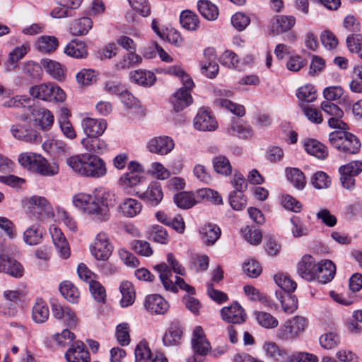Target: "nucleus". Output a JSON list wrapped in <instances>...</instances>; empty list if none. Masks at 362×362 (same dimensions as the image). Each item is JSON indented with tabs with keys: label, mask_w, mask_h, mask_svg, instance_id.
<instances>
[{
	"label": "nucleus",
	"mask_w": 362,
	"mask_h": 362,
	"mask_svg": "<svg viewBox=\"0 0 362 362\" xmlns=\"http://www.w3.org/2000/svg\"><path fill=\"white\" fill-rule=\"evenodd\" d=\"M110 192L105 191L93 194L78 193L74 196L73 204L93 219L105 221L110 218Z\"/></svg>",
	"instance_id": "nucleus-1"
},
{
	"label": "nucleus",
	"mask_w": 362,
	"mask_h": 362,
	"mask_svg": "<svg viewBox=\"0 0 362 362\" xmlns=\"http://www.w3.org/2000/svg\"><path fill=\"white\" fill-rule=\"evenodd\" d=\"M66 164L76 173L86 177L99 178L107 173L105 161L88 153L71 156L66 160Z\"/></svg>",
	"instance_id": "nucleus-2"
},
{
	"label": "nucleus",
	"mask_w": 362,
	"mask_h": 362,
	"mask_svg": "<svg viewBox=\"0 0 362 362\" xmlns=\"http://www.w3.org/2000/svg\"><path fill=\"white\" fill-rule=\"evenodd\" d=\"M330 144L337 151L347 155H354L359 152L361 142L354 134L343 130H336L329 134Z\"/></svg>",
	"instance_id": "nucleus-3"
},
{
	"label": "nucleus",
	"mask_w": 362,
	"mask_h": 362,
	"mask_svg": "<svg viewBox=\"0 0 362 362\" xmlns=\"http://www.w3.org/2000/svg\"><path fill=\"white\" fill-rule=\"evenodd\" d=\"M31 97L48 102H64L66 99L64 91L52 83H44L35 85L29 88Z\"/></svg>",
	"instance_id": "nucleus-4"
},
{
	"label": "nucleus",
	"mask_w": 362,
	"mask_h": 362,
	"mask_svg": "<svg viewBox=\"0 0 362 362\" xmlns=\"http://www.w3.org/2000/svg\"><path fill=\"white\" fill-rule=\"evenodd\" d=\"M154 269L158 272L160 281L166 291L176 293L177 292V286H178L189 294H195L194 288L187 284L182 278L177 276L175 284L170 280L172 271L165 263L158 264Z\"/></svg>",
	"instance_id": "nucleus-5"
},
{
	"label": "nucleus",
	"mask_w": 362,
	"mask_h": 362,
	"mask_svg": "<svg viewBox=\"0 0 362 362\" xmlns=\"http://www.w3.org/2000/svg\"><path fill=\"white\" fill-rule=\"evenodd\" d=\"M307 326L306 319L301 316H296L288 320L276 332V337L281 340L293 339L303 332Z\"/></svg>",
	"instance_id": "nucleus-6"
},
{
	"label": "nucleus",
	"mask_w": 362,
	"mask_h": 362,
	"mask_svg": "<svg viewBox=\"0 0 362 362\" xmlns=\"http://www.w3.org/2000/svg\"><path fill=\"white\" fill-rule=\"evenodd\" d=\"M90 250L92 255L97 260L106 261L112 255L113 246L105 233H99Z\"/></svg>",
	"instance_id": "nucleus-7"
},
{
	"label": "nucleus",
	"mask_w": 362,
	"mask_h": 362,
	"mask_svg": "<svg viewBox=\"0 0 362 362\" xmlns=\"http://www.w3.org/2000/svg\"><path fill=\"white\" fill-rule=\"evenodd\" d=\"M220 313L222 320L227 323L240 325L247 320L245 310L238 302H233L229 306L222 308Z\"/></svg>",
	"instance_id": "nucleus-8"
},
{
	"label": "nucleus",
	"mask_w": 362,
	"mask_h": 362,
	"mask_svg": "<svg viewBox=\"0 0 362 362\" xmlns=\"http://www.w3.org/2000/svg\"><path fill=\"white\" fill-rule=\"evenodd\" d=\"M137 197L151 206H158L163 198V192L159 182H151L145 192H137Z\"/></svg>",
	"instance_id": "nucleus-9"
},
{
	"label": "nucleus",
	"mask_w": 362,
	"mask_h": 362,
	"mask_svg": "<svg viewBox=\"0 0 362 362\" xmlns=\"http://www.w3.org/2000/svg\"><path fill=\"white\" fill-rule=\"evenodd\" d=\"M194 127L199 131H214L218 123L211 112L204 108H200L194 119Z\"/></svg>",
	"instance_id": "nucleus-10"
},
{
	"label": "nucleus",
	"mask_w": 362,
	"mask_h": 362,
	"mask_svg": "<svg viewBox=\"0 0 362 362\" xmlns=\"http://www.w3.org/2000/svg\"><path fill=\"white\" fill-rule=\"evenodd\" d=\"M192 346L194 354L202 356H206L211 349L201 326H197L193 331Z\"/></svg>",
	"instance_id": "nucleus-11"
},
{
	"label": "nucleus",
	"mask_w": 362,
	"mask_h": 362,
	"mask_svg": "<svg viewBox=\"0 0 362 362\" xmlns=\"http://www.w3.org/2000/svg\"><path fill=\"white\" fill-rule=\"evenodd\" d=\"M31 118L35 127L42 130L49 129L54 123V115L45 107H35L31 110Z\"/></svg>",
	"instance_id": "nucleus-12"
},
{
	"label": "nucleus",
	"mask_w": 362,
	"mask_h": 362,
	"mask_svg": "<svg viewBox=\"0 0 362 362\" xmlns=\"http://www.w3.org/2000/svg\"><path fill=\"white\" fill-rule=\"evenodd\" d=\"M173 140L167 136L154 137L149 140L147 148L151 153L166 155L174 148Z\"/></svg>",
	"instance_id": "nucleus-13"
},
{
	"label": "nucleus",
	"mask_w": 362,
	"mask_h": 362,
	"mask_svg": "<svg viewBox=\"0 0 362 362\" xmlns=\"http://www.w3.org/2000/svg\"><path fill=\"white\" fill-rule=\"evenodd\" d=\"M65 358L69 362H90V354L86 345L81 341H76L65 353Z\"/></svg>",
	"instance_id": "nucleus-14"
},
{
	"label": "nucleus",
	"mask_w": 362,
	"mask_h": 362,
	"mask_svg": "<svg viewBox=\"0 0 362 362\" xmlns=\"http://www.w3.org/2000/svg\"><path fill=\"white\" fill-rule=\"evenodd\" d=\"M216 93L220 98L215 100L214 103L216 105L224 107L238 117H243L245 115V109L243 105L234 103L226 98L232 96L233 93L230 90H218Z\"/></svg>",
	"instance_id": "nucleus-15"
},
{
	"label": "nucleus",
	"mask_w": 362,
	"mask_h": 362,
	"mask_svg": "<svg viewBox=\"0 0 362 362\" xmlns=\"http://www.w3.org/2000/svg\"><path fill=\"white\" fill-rule=\"evenodd\" d=\"M295 23L296 18L293 16H276L272 19L269 25V30L274 35H279L290 30Z\"/></svg>",
	"instance_id": "nucleus-16"
},
{
	"label": "nucleus",
	"mask_w": 362,
	"mask_h": 362,
	"mask_svg": "<svg viewBox=\"0 0 362 362\" xmlns=\"http://www.w3.org/2000/svg\"><path fill=\"white\" fill-rule=\"evenodd\" d=\"M317 267V263L312 256L305 255L298 264L297 272L303 279L311 281L316 278Z\"/></svg>",
	"instance_id": "nucleus-17"
},
{
	"label": "nucleus",
	"mask_w": 362,
	"mask_h": 362,
	"mask_svg": "<svg viewBox=\"0 0 362 362\" xmlns=\"http://www.w3.org/2000/svg\"><path fill=\"white\" fill-rule=\"evenodd\" d=\"M204 56L206 60L201 62L202 71L207 77L214 78L218 72V65L216 62V54L214 49L211 47L205 49Z\"/></svg>",
	"instance_id": "nucleus-18"
},
{
	"label": "nucleus",
	"mask_w": 362,
	"mask_h": 362,
	"mask_svg": "<svg viewBox=\"0 0 362 362\" xmlns=\"http://www.w3.org/2000/svg\"><path fill=\"white\" fill-rule=\"evenodd\" d=\"M144 306L147 311L158 315H163L169 309L168 303L158 294L146 296Z\"/></svg>",
	"instance_id": "nucleus-19"
},
{
	"label": "nucleus",
	"mask_w": 362,
	"mask_h": 362,
	"mask_svg": "<svg viewBox=\"0 0 362 362\" xmlns=\"http://www.w3.org/2000/svg\"><path fill=\"white\" fill-rule=\"evenodd\" d=\"M336 273V266L329 259L321 260L317 263L316 278L319 283L325 284L331 281Z\"/></svg>",
	"instance_id": "nucleus-20"
},
{
	"label": "nucleus",
	"mask_w": 362,
	"mask_h": 362,
	"mask_svg": "<svg viewBox=\"0 0 362 362\" xmlns=\"http://www.w3.org/2000/svg\"><path fill=\"white\" fill-rule=\"evenodd\" d=\"M199 235L205 245L211 246L220 238L221 230L217 225L208 223L200 228Z\"/></svg>",
	"instance_id": "nucleus-21"
},
{
	"label": "nucleus",
	"mask_w": 362,
	"mask_h": 362,
	"mask_svg": "<svg viewBox=\"0 0 362 362\" xmlns=\"http://www.w3.org/2000/svg\"><path fill=\"white\" fill-rule=\"evenodd\" d=\"M82 125L88 137L99 136L107 128V122L103 119L86 118Z\"/></svg>",
	"instance_id": "nucleus-22"
},
{
	"label": "nucleus",
	"mask_w": 362,
	"mask_h": 362,
	"mask_svg": "<svg viewBox=\"0 0 362 362\" xmlns=\"http://www.w3.org/2000/svg\"><path fill=\"white\" fill-rule=\"evenodd\" d=\"M0 272H5L15 278L23 275V268L16 260L6 255H0Z\"/></svg>",
	"instance_id": "nucleus-23"
},
{
	"label": "nucleus",
	"mask_w": 362,
	"mask_h": 362,
	"mask_svg": "<svg viewBox=\"0 0 362 362\" xmlns=\"http://www.w3.org/2000/svg\"><path fill=\"white\" fill-rule=\"evenodd\" d=\"M49 232L54 245L60 253L61 257L64 259L68 258L70 255V250L62 230L55 226H52L50 228Z\"/></svg>",
	"instance_id": "nucleus-24"
},
{
	"label": "nucleus",
	"mask_w": 362,
	"mask_h": 362,
	"mask_svg": "<svg viewBox=\"0 0 362 362\" xmlns=\"http://www.w3.org/2000/svg\"><path fill=\"white\" fill-rule=\"evenodd\" d=\"M41 65L45 72L54 79L61 81L65 78V69L60 63L49 59H43L41 60Z\"/></svg>",
	"instance_id": "nucleus-25"
},
{
	"label": "nucleus",
	"mask_w": 362,
	"mask_h": 362,
	"mask_svg": "<svg viewBox=\"0 0 362 362\" xmlns=\"http://www.w3.org/2000/svg\"><path fill=\"white\" fill-rule=\"evenodd\" d=\"M182 335V327L178 322H173L163 337V343L165 346H177L180 344Z\"/></svg>",
	"instance_id": "nucleus-26"
},
{
	"label": "nucleus",
	"mask_w": 362,
	"mask_h": 362,
	"mask_svg": "<svg viewBox=\"0 0 362 362\" xmlns=\"http://www.w3.org/2000/svg\"><path fill=\"white\" fill-rule=\"evenodd\" d=\"M118 209L124 216L133 218L140 214L142 204L135 199L127 198L119 204Z\"/></svg>",
	"instance_id": "nucleus-27"
},
{
	"label": "nucleus",
	"mask_w": 362,
	"mask_h": 362,
	"mask_svg": "<svg viewBox=\"0 0 362 362\" xmlns=\"http://www.w3.org/2000/svg\"><path fill=\"white\" fill-rule=\"evenodd\" d=\"M28 208L33 214H41L42 213L49 214L52 208L47 200L42 197L33 196L28 200Z\"/></svg>",
	"instance_id": "nucleus-28"
},
{
	"label": "nucleus",
	"mask_w": 362,
	"mask_h": 362,
	"mask_svg": "<svg viewBox=\"0 0 362 362\" xmlns=\"http://www.w3.org/2000/svg\"><path fill=\"white\" fill-rule=\"evenodd\" d=\"M192 103V97L189 90L180 88L173 95L172 103L174 110L180 112Z\"/></svg>",
	"instance_id": "nucleus-29"
},
{
	"label": "nucleus",
	"mask_w": 362,
	"mask_h": 362,
	"mask_svg": "<svg viewBox=\"0 0 362 362\" xmlns=\"http://www.w3.org/2000/svg\"><path fill=\"white\" fill-rule=\"evenodd\" d=\"M344 90L340 86H331L327 87L323 90V95L326 99L325 101L332 102L333 100H340V103L345 106L350 107L351 102L348 99L347 97L343 96Z\"/></svg>",
	"instance_id": "nucleus-30"
},
{
	"label": "nucleus",
	"mask_w": 362,
	"mask_h": 362,
	"mask_svg": "<svg viewBox=\"0 0 362 362\" xmlns=\"http://www.w3.org/2000/svg\"><path fill=\"white\" fill-rule=\"evenodd\" d=\"M35 46L36 49L42 53H51L54 52L59 46V41L54 36L42 35L37 38Z\"/></svg>",
	"instance_id": "nucleus-31"
},
{
	"label": "nucleus",
	"mask_w": 362,
	"mask_h": 362,
	"mask_svg": "<svg viewBox=\"0 0 362 362\" xmlns=\"http://www.w3.org/2000/svg\"><path fill=\"white\" fill-rule=\"evenodd\" d=\"M13 136L18 140L30 143H35L38 141V133L33 129H28L21 125H13L11 129Z\"/></svg>",
	"instance_id": "nucleus-32"
},
{
	"label": "nucleus",
	"mask_w": 362,
	"mask_h": 362,
	"mask_svg": "<svg viewBox=\"0 0 362 362\" xmlns=\"http://www.w3.org/2000/svg\"><path fill=\"white\" fill-rule=\"evenodd\" d=\"M35 165L34 172L42 176H53L59 173V167L55 163H49L41 155Z\"/></svg>",
	"instance_id": "nucleus-33"
},
{
	"label": "nucleus",
	"mask_w": 362,
	"mask_h": 362,
	"mask_svg": "<svg viewBox=\"0 0 362 362\" xmlns=\"http://www.w3.org/2000/svg\"><path fill=\"white\" fill-rule=\"evenodd\" d=\"M93 26V22L88 17H83L75 20L69 26V32L72 35H86Z\"/></svg>",
	"instance_id": "nucleus-34"
},
{
	"label": "nucleus",
	"mask_w": 362,
	"mask_h": 362,
	"mask_svg": "<svg viewBox=\"0 0 362 362\" xmlns=\"http://www.w3.org/2000/svg\"><path fill=\"white\" fill-rule=\"evenodd\" d=\"M304 147L309 154L319 159H325L328 155L327 147L315 139H308L305 141Z\"/></svg>",
	"instance_id": "nucleus-35"
},
{
	"label": "nucleus",
	"mask_w": 362,
	"mask_h": 362,
	"mask_svg": "<svg viewBox=\"0 0 362 362\" xmlns=\"http://www.w3.org/2000/svg\"><path fill=\"white\" fill-rule=\"evenodd\" d=\"M263 350L267 357L272 358L276 361H281L288 355L287 351L284 348L279 346L274 341L264 342L263 345Z\"/></svg>",
	"instance_id": "nucleus-36"
},
{
	"label": "nucleus",
	"mask_w": 362,
	"mask_h": 362,
	"mask_svg": "<svg viewBox=\"0 0 362 362\" xmlns=\"http://www.w3.org/2000/svg\"><path fill=\"white\" fill-rule=\"evenodd\" d=\"M119 291L122 294L120 304L122 307H127L132 305L135 300V290L133 284L128 281H122L119 286Z\"/></svg>",
	"instance_id": "nucleus-37"
},
{
	"label": "nucleus",
	"mask_w": 362,
	"mask_h": 362,
	"mask_svg": "<svg viewBox=\"0 0 362 362\" xmlns=\"http://www.w3.org/2000/svg\"><path fill=\"white\" fill-rule=\"evenodd\" d=\"M64 52L74 58H84L88 54L87 47L84 42L78 40L71 41L66 46Z\"/></svg>",
	"instance_id": "nucleus-38"
},
{
	"label": "nucleus",
	"mask_w": 362,
	"mask_h": 362,
	"mask_svg": "<svg viewBox=\"0 0 362 362\" xmlns=\"http://www.w3.org/2000/svg\"><path fill=\"white\" fill-rule=\"evenodd\" d=\"M5 299L8 301L11 302L10 305L6 308V306L2 308L1 312L4 315L8 317H13L17 313L16 308L13 305V303H16L21 298L22 294L18 291H6L4 293Z\"/></svg>",
	"instance_id": "nucleus-39"
},
{
	"label": "nucleus",
	"mask_w": 362,
	"mask_h": 362,
	"mask_svg": "<svg viewBox=\"0 0 362 362\" xmlns=\"http://www.w3.org/2000/svg\"><path fill=\"white\" fill-rule=\"evenodd\" d=\"M61 294L69 302L76 303L80 297V292L74 284L69 281H64L59 285Z\"/></svg>",
	"instance_id": "nucleus-40"
},
{
	"label": "nucleus",
	"mask_w": 362,
	"mask_h": 362,
	"mask_svg": "<svg viewBox=\"0 0 362 362\" xmlns=\"http://www.w3.org/2000/svg\"><path fill=\"white\" fill-rule=\"evenodd\" d=\"M276 296L280 300L282 308L286 313H293L298 308V299L291 293L276 291Z\"/></svg>",
	"instance_id": "nucleus-41"
},
{
	"label": "nucleus",
	"mask_w": 362,
	"mask_h": 362,
	"mask_svg": "<svg viewBox=\"0 0 362 362\" xmlns=\"http://www.w3.org/2000/svg\"><path fill=\"white\" fill-rule=\"evenodd\" d=\"M197 7L200 14L209 21H214L218 16L217 6L209 0H199Z\"/></svg>",
	"instance_id": "nucleus-42"
},
{
	"label": "nucleus",
	"mask_w": 362,
	"mask_h": 362,
	"mask_svg": "<svg viewBox=\"0 0 362 362\" xmlns=\"http://www.w3.org/2000/svg\"><path fill=\"white\" fill-rule=\"evenodd\" d=\"M83 147L93 153H103L107 149V145L98 136L87 137L81 140Z\"/></svg>",
	"instance_id": "nucleus-43"
},
{
	"label": "nucleus",
	"mask_w": 362,
	"mask_h": 362,
	"mask_svg": "<svg viewBox=\"0 0 362 362\" xmlns=\"http://www.w3.org/2000/svg\"><path fill=\"white\" fill-rule=\"evenodd\" d=\"M49 312L46 303L37 299L32 310V317L37 323L45 322L49 317Z\"/></svg>",
	"instance_id": "nucleus-44"
},
{
	"label": "nucleus",
	"mask_w": 362,
	"mask_h": 362,
	"mask_svg": "<svg viewBox=\"0 0 362 362\" xmlns=\"http://www.w3.org/2000/svg\"><path fill=\"white\" fill-rule=\"evenodd\" d=\"M131 78L135 83L145 86H152L156 78L154 74L146 70H136L131 74Z\"/></svg>",
	"instance_id": "nucleus-45"
},
{
	"label": "nucleus",
	"mask_w": 362,
	"mask_h": 362,
	"mask_svg": "<svg viewBox=\"0 0 362 362\" xmlns=\"http://www.w3.org/2000/svg\"><path fill=\"white\" fill-rule=\"evenodd\" d=\"M244 291L251 300L259 301L266 306L272 308L274 303L267 296L251 285L244 286Z\"/></svg>",
	"instance_id": "nucleus-46"
},
{
	"label": "nucleus",
	"mask_w": 362,
	"mask_h": 362,
	"mask_svg": "<svg viewBox=\"0 0 362 362\" xmlns=\"http://www.w3.org/2000/svg\"><path fill=\"white\" fill-rule=\"evenodd\" d=\"M180 23L182 28L188 30H196L199 24L198 16L191 11H184L180 16Z\"/></svg>",
	"instance_id": "nucleus-47"
},
{
	"label": "nucleus",
	"mask_w": 362,
	"mask_h": 362,
	"mask_svg": "<svg viewBox=\"0 0 362 362\" xmlns=\"http://www.w3.org/2000/svg\"><path fill=\"white\" fill-rule=\"evenodd\" d=\"M194 193L192 192H182L174 196V202L181 209H188L196 204Z\"/></svg>",
	"instance_id": "nucleus-48"
},
{
	"label": "nucleus",
	"mask_w": 362,
	"mask_h": 362,
	"mask_svg": "<svg viewBox=\"0 0 362 362\" xmlns=\"http://www.w3.org/2000/svg\"><path fill=\"white\" fill-rule=\"evenodd\" d=\"M214 170L222 175L228 176L232 173V166L229 160L224 156H218L213 158Z\"/></svg>",
	"instance_id": "nucleus-49"
},
{
	"label": "nucleus",
	"mask_w": 362,
	"mask_h": 362,
	"mask_svg": "<svg viewBox=\"0 0 362 362\" xmlns=\"http://www.w3.org/2000/svg\"><path fill=\"white\" fill-rule=\"evenodd\" d=\"M287 178L298 189H302L305 186V177L303 172L295 168H287L286 169Z\"/></svg>",
	"instance_id": "nucleus-50"
},
{
	"label": "nucleus",
	"mask_w": 362,
	"mask_h": 362,
	"mask_svg": "<svg viewBox=\"0 0 362 362\" xmlns=\"http://www.w3.org/2000/svg\"><path fill=\"white\" fill-rule=\"evenodd\" d=\"M274 281L278 286L286 292L285 293L293 292L297 287V284L286 274L280 273L276 274L274 276Z\"/></svg>",
	"instance_id": "nucleus-51"
},
{
	"label": "nucleus",
	"mask_w": 362,
	"mask_h": 362,
	"mask_svg": "<svg viewBox=\"0 0 362 362\" xmlns=\"http://www.w3.org/2000/svg\"><path fill=\"white\" fill-rule=\"evenodd\" d=\"M42 238V233L39 227L32 226L29 227L23 233V240L29 245H35L39 244Z\"/></svg>",
	"instance_id": "nucleus-52"
},
{
	"label": "nucleus",
	"mask_w": 362,
	"mask_h": 362,
	"mask_svg": "<svg viewBox=\"0 0 362 362\" xmlns=\"http://www.w3.org/2000/svg\"><path fill=\"white\" fill-rule=\"evenodd\" d=\"M148 239L158 243L166 244L169 240V236L163 227L156 225L150 228Z\"/></svg>",
	"instance_id": "nucleus-53"
},
{
	"label": "nucleus",
	"mask_w": 362,
	"mask_h": 362,
	"mask_svg": "<svg viewBox=\"0 0 362 362\" xmlns=\"http://www.w3.org/2000/svg\"><path fill=\"white\" fill-rule=\"evenodd\" d=\"M142 61L139 55L136 54L133 52H130L125 54L122 59L115 64V69L117 71L129 69L131 66L141 63Z\"/></svg>",
	"instance_id": "nucleus-54"
},
{
	"label": "nucleus",
	"mask_w": 362,
	"mask_h": 362,
	"mask_svg": "<svg viewBox=\"0 0 362 362\" xmlns=\"http://www.w3.org/2000/svg\"><path fill=\"white\" fill-rule=\"evenodd\" d=\"M43 149L50 154H59L66 151L67 146L66 144L58 139H47L42 144Z\"/></svg>",
	"instance_id": "nucleus-55"
},
{
	"label": "nucleus",
	"mask_w": 362,
	"mask_h": 362,
	"mask_svg": "<svg viewBox=\"0 0 362 362\" xmlns=\"http://www.w3.org/2000/svg\"><path fill=\"white\" fill-rule=\"evenodd\" d=\"M255 314L258 323L266 329L276 328L279 325L277 319L269 313L255 312Z\"/></svg>",
	"instance_id": "nucleus-56"
},
{
	"label": "nucleus",
	"mask_w": 362,
	"mask_h": 362,
	"mask_svg": "<svg viewBox=\"0 0 362 362\" xmlns=\"http://www.w3.org/2000/svg\"><path fill=\"white\" fill-rule=\"evenodd\" d=\"M296 95L300 100L306 103H312L317 98L316 90L311 84L299 88Z\"/></svg>",
	"instance_id": "nucleus-57"
},
{
	"label": "nucleus",
	"mask_w": 362,
	"mask_h": 362,
	"mask_svg": "<svg viewBox=\"0 0 362 362\" xmlns=\"http://www.w3.org/2000/svg\"><path fill=\"white\" fill-rule=\"evenodd\" d=\"M319 341L323 349H332L340 343V338L335 332H328L321 335Z\"/></svg>",
	"instance_id": "nucleus-58"
},
{
	"label": "nucleus",
	"mask_w": 362,
	"mask_h": 362,
	"mask_svg": "<svg viewBox=\"0 0 362 362\" xmlns=\"http://www.w3.org/2000/svg\"><path fill=\"white\" fill-rule=\"evenodd\" d=\"M23 73L31 79H38L41 76L42 69L39 64L29 61L23 66Z\"/></svg>",
	"instance_id": "nucleus-59"
},
{
	"label": "nucleus",
	"mask_w": 362,
	"mask_h": 362,
	"mask_svg": "<svg viewBox=\"0 0 362 362\" xmlns=\"http://www.w3.org/2000/svg\"><path fill=\"white\" fill-rule=\"evenodd\" d=\"M40 155L33 153H23L19 156V163L25 168L34 171L35 165Z\"/></svg>",
	"instance_id": "nucleus-60"
},
{
	"label": "nucleus",
	"mask_w": 362,
	"mask_h": 362,
	"mask_svg": "<svg viewBox=\"0 0 362 362\" xmlns=\"http://www.w3.org/2000/svg\"><path fill=\"white\" fill-rule=\"evenodd\" d=\"M311 183L316 189H324L329 186L331 180L325 173L317 171L312 176Z\"/></svg>",
	"instance_id": "nucleus-61"
},
{
	"label": "nucleus",
	"mask_w": 362,
	"mask_h": 362,
	"mask_svg": "<svg viewBox=\"0 0 362 362\" xmlns=\"http://www.w3.org/2000/svg\"><path fill=\"white\" fill-rule=\"evenodd\" d=\"M116 338L121 346L129 344V326L127 323L119 324L116 328Z\"/></svg>",
	"instance_id": "nucleus-62"
},
{
	"label": "nucleus",
	"mask_w": 362,
	"mask_h": 362,
	"mask_svg": "<svg viewBox=\"0 0 362 362\" xmlns=\"http://www.w3.org/2000/svg\"><path fill=\"white\" fill-rule=\"evenodd\" d=\"M250 23V18L243 13L238 12L231 18L233 26L238 31L244 30Z\"/></svg>",
	"instance_id": "nucleus-63"
},
{
	"label": "nucleus",
	"mask_w": 362,
	"mask_h": 362,
	"mask_svg": "<svg viewBox=\"0 0 362 362\" xmlns=\"http://www.w3.org/2000/svg\"><path fill=\"white\" fill-rule=\"evenodd\" d=\"M132 8L141 16L146 17L151 13V6L147 0H128Z\"/></svg>",
	"instance_id": "nucleus-64"
}]
</instances>
